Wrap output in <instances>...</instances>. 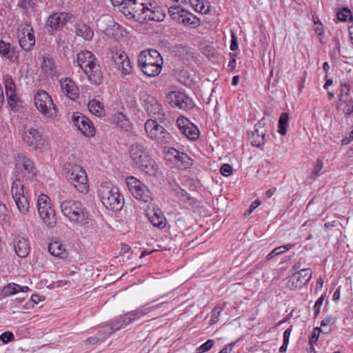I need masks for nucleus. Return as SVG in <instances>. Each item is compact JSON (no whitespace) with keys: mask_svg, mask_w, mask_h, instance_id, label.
Listing matches in <instances>:
<instances>
[{"mask_svg":"<svg viewBox=\"0 0 353 353\" xmlns=\"http://www.w3.org/2000/svg\"><path fill=\"white\" fill-rule=\"evenodd\" d=\"M157 119H148L145 123V130L148 137L158 144L169 143L172 140L171 134L159 124Z\"/></svg>","mask_w":353,"mask_h":353,"instance_id":"nucleus-5","label":"nucleus"},{"mask_svg":"<svg viewBox=\"0 0 353 353\" xmlns=\"http://www.w3.org/2000/svg\"><path fill=\"white\" fill-rule=\"evenodd\" d=\"M265 125L266 124L263 119L259 121L258 123L255 125L256 133L261 134V137L263 136L264 137H265V134L267 132Z\"/></svg>","mask_w":353,"mask_h":353,"instance_id":"nucleus-49","label":"nucleus"},{"mask_svg":"<svg viewBox=\"0 0 353 353\" xmlns=\"http://www.w3.org/2000/svg\"><path fill=\"white\" fill-rule=\"evenodd\" d=\"M99 196L103 205L108 210L120 211L124 204V199L117 187L111 185H101Z\"/></svg>","mask_w":353,"mask_h":353,"instance_id":"nucleus-4","label":"nucleus"},{"mask_svg":"<svg viewBox=\"0 0 353 353\" xmlns=\"http://www.w3.org/2000/svg\"><path fill=\"white\" fill-rule=\"evenodd\" d=\"M11 193L19 211L23 214H27L30 210V202L28 192L24 190V184L17 179L13 181Z\"/></svg>","mask_w":353,"mask_h":353,"instance_id":"nucleus-8","label":"nucleus"},{"mask_svg":"<svg viewBox=\"0 0 353 353\" xmlns=\"http://www.w3.org/2000/svg\"><path fill=\"white\" fill-rule=\"evenodd\" d=\"M3 80L5 86L6 94H9V92H13L16 91L15 83L10 75L6 74L3 76Z\"/></svg>","mask_w":353,"mask_h":353,"instance_id":"nucleus-42","label":"nucleus"},{"mask_svg":"<svg viewBox=\"0 0 353 353\" xmlns=\"http://www.w3.org/2000/svg\"><path fill=\"white\" fill-rule=\"evenodd\" d=\"M42 71L47 75L53 77L56 75V66L53 59L50 57H43L42 65Z\"/></svg>","mask_w":353,"mask_h":353,"instance_id":"nucleus-31","label":"nucleus"},{"mask_svg":"<svg viewBox=\"0 0 353 353\" xmlns=\"http://www.w3.org/2000/svg\"><path fill=\"white\" fill-rule=\"evenodd\" d=\"M77 61L78 65L83 70L98 62L97 57L90 51H81L77 54Z\"/></svg>","mask_w":353,"mask_h":353,"instance_id":"nucleus-24","label":"nucleus"},{"mask_svg":"<svg viewBox=\"0 0 353 353\" xmlns=\"http://www.w3.org/2000/svg\"><path fill=\"white\" fill-rule=\"evenodd\" d=\"M288 124H289L288 114L286 112L281 113V114L280 115V117L279 119V123H278V127H279L278 132L281 135L284 136L286 134Z\"/></svg>","mask_w":353,"mask_h":353,"instance_id":"nucleus-38","label":"nucleus"},{"mask_svg":"<svg viewBox=\"0 0 353 353\" xmlns=\"http://www.w3.org/2000/svg\"><path fill=\"white\" fill-rule=\"evenodd\" d=\"M334 323V319L332 316H327L321 322V326L325 327L330 324H333Z\"/></svg>","mask_w":353,"mask_h":353,"instance_id":"nucleus-63","label":"nucleus"},{"mask_svg":"<svg viewBox=\"0 0 353 353\" xmlns=\"http://www.w3.org/2000/svg\"><path fill=\"white\" fill-rule=\"evenodd\" d=\"M67 177L78 191L81 193L88 192L87 174L82 167L79 165H72L68 170Z\"/></svg>","mask_w":353,"mask_h":353,"instance_id":"nucleus-12","label":"nucleus"},{"mask_svg":"<svg viewBox=\"0 0 353 353\" xmlns=\"http://www.w3.org/2000/svg\"><path fill=\"white\" fill-rule=\"evenodd\" d=\"M71 15L66 12H55L50 14L46 23V27L50 34L60 31L70 20Z\"/></svg>","mask_w":353,"mask_h":353,"instance_id":"nucleus-16","label":"nucleus"},{"mask_svg":"<svg viewBox=\"0 0 353 353\" xmlns=\"http://www.w3.org/2000/svg\"><path fill=\"white\" fill-rule=\"evenodd\" d=\"M181 132L192 141L196 140L199 137V130L192 123L189 126L185 128Z\"/></svg>","mask_w":353,"mask_h":353,"instance_id":"nucleus-37","label":"nucleus"},{"mask_svg":"<svg viewBox=\"0 0 353 353\" xmlns=\"http://www.w3.org/2000/svg\"><path fill=\"white\" fill-rule=\"evenodd\" d=\"M294 247V244L288 243L284 245L279 246L275 248L273 250H272L266 256L267 260H270L272 258L279 256L290 249Z\"/></svg>","mask_w":353,"mask_h":353,"instance_id":"nucleus-40","label":"nucleus"},{"mask_svg":"<svg viewBox=\"0 0 353 353\" xmlns=\"http://www.w3.org/2000/svg\"><path fill=\"white\" fill-rule=\"evenodd\" d=\"M6 212V206L4 204L0 203V221L2 223H6L8 221Z\"/></svg>","mask_w":353,"mask_h":353,"instance_id":"nucleus-58","label":"nucleus"},{"mask_svg":"<svg viewBox=\"0 0 353 353\" xmlns=\"http://www.w3.org/2000/svg\"><path fill=\"white\" fill-rule=\"evenodd\" d=\"M0 54L12 63L19 61V52L14 47H12L9 42L3 39L0 40Z\"/></svg>","mask_w":353,"mask_h":353,"instance_id":"nucleus-23","label":"nucleus"},{"mask_svg":"<svg viewBox=\"0 0 353 353\" xmlns=\"http://www.w3.org/2000/svg\"><path fill=\"white\" fill-rule=\"evenodd\" d=\"M8 97V103L12 108H14L17 106L18 97L17 96L16 91L13 92H9V94H6Z\"/></svg>","mask_w":353,"mask_h":353,"instance_id":"nucleus-55","label":"nucleus"},{"mask_svg":"<svg viewBox=\"0 0 353 353\" xmlns=\"http://www.w3.org/2000/svg\"><path fill=\"white\" fill-rule=\"evenodd\" d=\"M176 194L179 199L187 203L189 206L194 207L196 205L197 201L194 198L190 196L184 190L179 188Z\"/></svg>","mask_w":353,"mask_h":353,"instance_id":"nucleus-39","label":"nucleus"},{"mask_svg":"<svg viewBox=\"0 0 353 353\" xmlns=\"http://www.w3.org/2000/svg\"><path fill=\"white\" fill-rule=\"evenodd\" d=\"M22 140L32 150H41L46 146V138L37 129L32 127H24Z\"/></svg>","mask_w":353,"mask_h":353,"instance_id":"nucleus-11","label":"nucleus"},{"mask_svg":"<svg viewBox=\"0 0 353 353\" xmlns=\"http://www.w3.org/2000/svg\"><path fill=\"white\" fill-rule=\"evenodd\" d=\"M29 290L28 286H20L17 283H11L3 287L2 289V295L3 296H8L19 292H26L29 291Z\"/></svg>","mask_w":353,"mask_h":353,"instance_id":"nucleus-30","label":"nucleus"},{"mask_svg":"<svg viewBox=\"0 0 353 353\" xmlns=\"http://www.w3.org/2000/svg\"><path fill=\"white\" fill-rule=\"evenodd\" d=\"M223 308L219 305L216 306L212 312V317L210 319V324H214L217 322L218 319L221 313Z\"/></svg>","mask_w":353,"mask_h":353,"instance_id":"nucleus-52","label":"nucleus"},{"mask_svg":"<svg viewBox=\"0 0 353 353\" xmlns=\"http://www.w3.org/2000/svg\"><path fill=\"white\" fill-rule=\"evenodd\" d=\"M88 108L92 114L97 117H102L104 114L103 103L96 99L89 101Z\"/></svg>","mask_w":353,"mask_h":353,"instance_id":"nucleus-36","label":"nucleus"},{"mask_svg":"<svg viewBox=\"0 0 353 353\" xmlns=\"http://www.w3.org/2000/svg\"><path fill=\"white\" fill-rule=\"evenodd\" d=\"M190 123L191 122L184 117H179L176 120V125L181 132L183 131L185 128L189 126Z\"/></svg>","mask_w":353,"mask_h":353,"instance_id":"nucleus-53","label":"nucleus"},{"mask_svg":"<svg viewBox=\"0 0 353 353\" xmlns=\"http://www.w3.org/2000/svg\"><path fill=\"white\" fill-rule=\"evenodd\" d=\"M143 106L148 115L153 117V119H157L159 122H163L165 120L161 105L153 96L145 95L143 97Z\"/></svg>","mask_w":353,"mask_h":353,"instance_id":"nucleus-15","label":"nucleus"},{"mask_svg":"<svg viewBox=\"0 0 353 353\" xmlns=\"http://www.w3.org/2000/svg\"><path fill=\"white\" fill-rule=\"evenodd\" d=\"M118 69L121 72L122 74L125 75L130 74L132 72V66L131 65L129 57L126 60L123 61L121 64L118 66Z\"/></svg>","mask_w":353,"mask_h":353,"instance_id":"nucleus-47","label":"nucleus"},{"mask_svg":"<svg viewBox=\"0 0 353 353\" xmlns=\"http://www.w3.org/2000/svg\"><path fill=\"white\" fill-rule=\"evenodd\" d=\"M13 243L14 251L19 257L25 258L29 254L30 247L27 239L17 236L14 239Z\"/></svg>","mask_w":353,"mask_h":353,"instance_id":"nucleus-26","label":"nucleus"},{"mask_svg":"<svg viewBox=\"0 0 353 353\" xmlns=\"http://www.w3.org/2000/svg\"><path fill=\"white\" fill-rule=\"evenodd\" d=\"M149 219L150 223L154 227H157L161 229L165 227L166 219L161 212H154L153 214L149 217Z\"/></svg>","mask_w":353,"mask_h":353,"instance_id":"nucleus-35","label":"nucleus"},{"mask_svg":"<svg viewBox=\"0 0 353 353\" xmlns=\"http://www.w3.org/2000/svg\"><path fill=\"white\" fill-rule=\"evenodd\" d=\"M323 167V161L320 159H317L316 163L314 165V170L312 172V174H311L310 177L313 179H316L318 176L320 171L322 170Z\"/></svg>","mask_w":353,"mask_h":353,"instance_id":"nucleus-54","label":"nucleus"},{"mask_svg":"<svg viewBox=\"0 0 353 353\" xmlns=\"http://www.w3.org/2000/svg\"><path fill=\"white\" fill-rule=\"evenodd\" d=\"M114 6H119L121 11L123 14V10H125L128 4V0H111Z\"/></svg>","mask_w":353,"mask_h":353,"instance_id":"nucleus-59","label":"nucleus"},{"mask_svg":"<svg viewBox=\"0 0 353 353\" xmlns=\"http://www.w3.org/2000/svg\"><path fill=\"white\" fill-rule=\"evenodd\" d=\"M165 152L170 156L173 157L175 159H177L178 156H179L180 152L176 150L175 148L170 147L167 149L165 148Z\"/></svg>","mask_w":353,"mask_h":353,"instance_id":"nucleus-62","label":"nucleus"},{"mask_svg":"<svg viewBox=\"0 0 353 353\" xmlns=\"http://www.w3.org/2000/svg\"><path fill=\"white\" fill-rule=\"evenodd\" d=\"M14 339V334L10 332H5L0 335V340L6 344L12 341Z\"/></svg>","mask_w":353,"mask_h":353,"instance_id":"nucleus-56","label":"nucleus"},{"mask_svg":"<svg viewBox=\"0 0 353 353\" xmlns=\"http://www.w3.org/2000/svg\"><path fill=\"white\" fill-rule=\"evenodd\" d=\"M168 12L173 20L184 26L196 28L201 24L200 19L196 16L179 6L170 7Z\"/></svg>","mask_w":353,"mask_h":353,"instance_id":"nucleus-10","label":"nucleus"},{"mask_svg":"<svg viewBox=\"0 0 353 353\" xmlns=\"http://www.w3.org/2000/svg\"><path fill=\"white\" fill-rule=\"evenodd\" d=\"M336 15H337L338 19L340 21L346 22L347 21H352L353 20L352 12L347 7H344V8L340 9L337 12Z\"/></svg>","mask_w":353,"mask_h":353,"instance_id":"nucleus-41","label":"nucleus"},{"mask_svg":"<svg viewBox=\"0 0 353 353\" xmlns=\"http://www.w3.org/2000/svg\"><path fill=\"white\" fill-rule=\"evenodd\" d=\"M178 161L181 163V166L186 169L192 165V159L185 153L180 152L177 157Z\"/></svg>","mask_w":353,"mask_h":353,"instance_id":"nucleus-45","label":"nucleus"},{"mask_svg":"<svg viewBox=\"0 0 353 353\" xmlns=\"http://www.w3.org/2000/svg\"><path fill=\"white\" fill-rule=\"evenodd\" d=\"M350 91V85L348 82L341 83V90L339 94V105H342L343 99L349 98Z\"/></svg>","mask_w":353,"mask_h":353,"instance_id":"nucleus-43","label":"nucleus"},{"mask_svg":"<svg viewBox=\"0 0 353 353\" xmlns=\"http://www.w3.org/2000/svg\"><path fill=\"white\" fill-rule=\"evenodd\" d=\"M189 1L196 12L208 14L210 11V4L207 0H189Z\"/></svg>","mask_w":353,"mask_h":353,"instance_id":"nucleus-32","label":"nucleus"},{"mask_svg":"<svg viewBox=\"0 0 353 353\" xmlns=\"http://www.w3.org/2000/svg\"><path fill=\"white\" fill-rule=\"evenodd\" d=\"M331 331L330 329L327 332H323L322 329L319 327H316L313 329L311 336L309 337V344L312 346L316 343L319 334L322 332L324 334H328Z\"/></svg>","mask_w":353,"mask_h":353,"instance_id":"nucleus-44","label":"nucleus"},{"mask_svg":"<svg viewBox=\"0 0 353 353\" xmlns=\"http://www.w3.org/2000/svg\"><path fill=\"white\" fill-rule=\"evenodd\" d=\"M123 325H125V324L123 323V316H119L112 319L110 325H105L103 330L106 333V336H110L114 332L121 329Z\"/></svg>","mask_w":353,"mask_h":353,"instance_id":"nucleus-33","label":"nucleus"},{"mask_svg":"<svg viewBox=\"0 0 353 353\" xmlns=\"http://www.w3.org/2000/svg\"><path fill=\"white\" fill-rule=\"evenodd\" d=\"M36 108L45 117L53 118L57 114V108L51 97L43 90H38L34 97Z\"/></svg>","mask_w":353,"mask_h":353,"instance_id":"nucleus-7","label":"nucleus"},{"mask_svg":"<svg viewBox=\"0 0 353 353\" xmlns=\"http://www.w3.org/2000/svg\"><path fill=\"white\" fill-rule=\"evenodd\" d=\"M48 251L54 256H59L62 259L68 256V252L65 251V246L57 241H52L49 244Z\"/></svg>","mask_w":353,"mask_h":353,"instance_id":"nucleus-29","label":"nucleus"},{"mask_svg":"<svg viewBox=\"0 0 353 353\" xmlns=\"http://www.w3.org/2000/svg\"><path fill=\"white\" fill-rule=\"evenodd\" d=\"M238 47H239V45H238L237 37L234 32H232L230 50L232 51H236L238 49Z\"/></svg>","mask_w":353,"mask_h":353,"instance_id":"nucleus-61","label":"nucleus"},{"mask_svg":"<svg viewBox=\"0 0 353 353\" xmlns=\"http://www.w3.org/2000/svg\"><path fill=\"white\" fill-rule=\"evenodd\" d=\"M128 58V56L124 52H117L114 54L112 55V60L114 63L119 66L123 61L126 60Z\"/></svg>","mask_w":353,"mask_h":353,"instance_id":"nucleus-50","label":"nucleus"},{"mask_svg":"<svg viewBox=\"0 0 353 353\" xmlns=\"http://www.w3.org/2000/svg\"><path fill=\"white\" fill-rule=\"evenodd\" d=\"M150 309H137L135 310H132L131 312H127L123 316V323L125 324V325H129L134 321L141 318V316L145 315L148 313Z\"/></svg>","mask_w":353,"mask_h":353,"instance_id":"nucleus-28","label":"nucleus"},{"mask_svg":"<svg viewBox=\"0 0 353 353\" xmlns=\"http://www.w3.org/2000/svg\"><path fill=\"white\" fill-rule=\"evenodd\" d=\"M343 104L345 105L343 111L346 115L350 116L353 113V99L352 98L343 99Z\"/></svg>","mask_w":353,"mask_h":353,"instance_id":"nucleus-48","label":"nucleus"},{"mask_svg":"<svg viewBox=\"0 0 353 353\" xmlns=\"http://www.w3.org/2000/svg\"><path fill=\"white\" fill-rule=\"evenodd\" d=\"M163 58L153 49L141 51L138 56L137 63L141 70L148 77H156L162 70Z\"/></svg>","mask_w":353,"mask_h":353,"instance_id":"nucleus-1","label":"nucleus"},{"mask_svg":"<svg viewBox=\"0 0 353 353\" xmlns=\"http://www.w3.org/2000/svg\"><path fill=\"white\" fill-rule=\"evenodd\" d=\"M72 121L73 125L85 137H92L95 134V129L92 122L81 113H74Z\"/></svg>","mask_w":353,"mask_h":353,"instance_id":"nucleus-17","label":"nucleus"},{"mask_svg":"<svg viewBox=\"0 0 353 353\" xmlns=\"http://www.w3.org/2000/svg\"><path fill=\"white\" fill-rule=\"evenodd\" d=\"M151 6H149L145 11V22L147 21H162L165 17V10L159 6L154 0L150 1Z\"/></svg>","mask_w":353,"mask_h":353,"instance_id":"nucleus-20","label":"nucleus"},{"mask_svg":"<svg viewBox=\"0 0 353 353\" xmlns=\"http://www.w3.org/2000/svg\"><path fill=\"white\" fill-rule=\"evenodd\" d=\"M16 169L17 171L21 172L26 177L30 180L36 176L37 170L34 162L24 154L18 156Z\"/></svg>","mask_w":353,"mask_h":353,"instance_id":"nucleus-18","label":"nucleus"},{"mask_svg":"<svg viewBox=\"0 0 353 353\" xmlns=\"http://www.w3.org/2000/svg\"><path fill=\"white\" fill-rule=\"evenodd\" d=\"M91 83L100 85L103 81V72L98 62L83 70Z\"/></svg>","mask_w":353,"mask_h":353,"instance_id":"nucleus-25","label":"nucleus"},{"mask_svg":"<svg viewBox=\"0 0 353 353\" xmlns=\"http://www.w3.org/2000/svg\"><path fill=\"white\" fill-rule=\"evenodd\" d=\"M133 161L145 173L154 176L158 171V165L152 159L145 146L135 143L131 145L129 150Z\"/></svg>","mask_w":353,"mask_h":353,"instance_id":"nucleus-3","label":"nucleus"},{"mask_svg":"<svg viewBox=\"0 0 353 353\" xmlns=\"http://www.w3.org/2000/svg\"><path fill=\"white\" fill-rule=\"evenodd\" d=\"M74 28L77 36L81 37L87 41H91L92 39L94 32L91 28L83 21H77L74 25Z\"/></svg>","mask_w":353,"mask_h":353,"instance_id":"nucleus-27","label":"nucleus"},{"mask_svg":"<svg viewBox=\"0 0 353 353\" xmlns=\"http://www.w3.org/2000/svg\"><path fill=\"white\" fill-rule=\"evenodd\" d=\"M20 47L25 51H30L35 44L34 31L31 28H23L21 34L18 36Z\"/></svg>","mask_w":353,"mask_h":353,"instance_id":"nucleus-21","label":"nucleus"},{"mask_svg":"<svg viewBox=\"0 0 353 353\" xmlns=\"http://www.w3.org/2000/svg\"><path fill=\"white\" fill-rule=\"evenodd\" d=\"M50 198L46 194H41L37 199V210L43 223L49 228L56 225L57 217Z\"/></svg>","mask_w":353,"mask_h":353,"instance_id":"nucleus-6","label":"nucleus"},{"mask_svg":"<svg viewBox=\"0 0 353 353\" xmlns=\"http://www.w3.org/2000/svg\"><path fill=\"white\" fill-rule=\"evenodd\" d=\"M60 85L63 92L70 99L75 100L79 97V88L74 81L70 78L61 79Z\"/></svg>","mask_w":353,"mask_h":353,"instance_id":"nucleus-22","label":"nucleus"},{"mask_svg":"<svg viewBox=\"0 0 353 353\" xmlns=\"http://www.w3.org/2000/svg\"><path fill=\"white\" fill-rule=\"evenodd\" d=\"M252 145L258 148H260L261 146L263 145L266 141L265 137H264L263 136L261 137V134L256 133V131H254V132H252Z\"/></svg>","mask_w":353,"mask_h":353,"instance_id":"nucleus-46","label":"nucleus"},{"mask_svg":"<svg viewBox=\"0 0 353 353\" xmlns=\"http://www.w3.org/2000/svg\"><path fill=\"white\" fill-rule=\"evenodd\" d=\"M127 184L134 196L144 203L151 199V193L148 188L139 179L130 176L127 178Z\"/></svg>","mask_w":353,"mask_h":353,"instance_id":"nucleus-14","label":"nucleus"},{"mask_svg":"<svg viewBox=\"0 0 353 353\" xmlns=\"http://www.w3.org/2000/svg\"><path fill=\"white\" fill-rule=\"evenodd\" d=\"M213 345H214V341L212 339H208L206 342H205L201 345H200L199 347H197L196 352L198 353H203V352H208L213 347Z\"/></svg>","mask_w":353,"mask_h":353,"instance_id":"nucleus-51","label":"nucleus"},{"mask_svg":"<svg viewBox=\"0 0 353 353\" xmlns=\"http://www.w3.org/2000/svg\"><path fill=\"white\" fill-rule=\"evenodd\" d=\"M312 277V271L309 268L302 269L290 278L288 285L291 288H301L309 282Z\"/></svg>","mask_w":353,"mask_h":353,"instance_id":"nucleus-19","label":"nucleus"},{"mask_svg":"<svg viewBox=\"0 0 353 353\" xmlns=\"http://www.w3.org/2000/svg\"><path fill=\"white\" fill-rule=\"evenodd\" d=\"M60 208L62 214L73 224L81 226L88 224L89 212L80 201L65 200L61 202Z\"/></svg>","mask_w":353,"mask_h":353,"instance_id":"nucleus-2","label":"nucleus"},{"mask_svg":"<svg viewBox=\"0 0 353 353\" xmlns=\"http://www.w3.org/2000/svg\"><path fill=\"white\" fill-rule=\"evenodd\" d=\"M167 101L174 108L188 110L194 106L193 100L185 92L172 91L166 94Z\"/></svg>","mask_w":353,"mask_h":353,"instance_id":"nucleus-13","label":"nucleus"},{"mask_svg":"<svg viewBox=\"0 0 353 353\" xmlns=\"http://www.w3.org/2000/svg\"><path fill=\"white\" fill-rule=\"evenodd\" d=\"M104 337L105 336H92V337H90V338H88L86 340H85V343L87 344H96L99 342H101L103 341H104Z\"/></svg>","mask_w":353,"mask_h":353,"instance_id":"nucleus-60","label":"nucleus"},{"mask_svg":"<svg viewBox=\"0 0 353 353\" xmlns=\"http://www.w3.org/2000/svg\"><path fill=\"white\" fill-rule=\"evenodd\" d=\"M220 172L225 176H230L232 173V168L230 164L225 163L221 167Z\"/></svg>","mask_w":353,"mask_h":353,"instance_id":"nucleus-57","label":"nucleus"},{"mask_svg":"<svg viewBox=\"0 0 353 353\" xmlns=\"http://www.w3.org/2000/svg\"><path fill=\"white\" fill-rule=\"evenodd\" d=\"M113 122L121 129L128 131L130 127V122L122 112H117L113 117Z\"/></svg>","mask_w":353,"mask_h":353,"instance_id":"nucleus-34","label":"nucleus"},{"mask_svg":"<svg viewBox=\"0 0 353 353\" xmlns=\"http://www.w3.org/2000/svg\"><path fill=\"white\" fill-rule=\"evenodd\" d=\"M151 0H128L123 14L128 18L134 19L140 23L145 22V11L149 6H151Z\"/></svg>","mask_w":353,"mask_h":353,"instance_id":"nucleus-9","label":"nucleus"},{"mask_svg":"<svg viewBox=\"0 0 353 353\" xmlns=\"http://www.w3.org/2000/svg\"><path fill=\"white\" fill-rule=\"evenodd\" d=\"M235 343V342H232L225 345L219 353H230Z\"/></svg>","mask_w":353,"mask_h":353,"instance_id":"nucleus-64","label":"nucleus"}]
</instances>
